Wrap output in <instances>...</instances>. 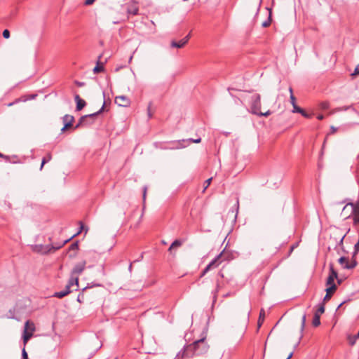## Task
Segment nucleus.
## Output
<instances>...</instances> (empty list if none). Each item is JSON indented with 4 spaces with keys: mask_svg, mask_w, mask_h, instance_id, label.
I'll return each mask as SVG.
<instances>
[{
    "mask_svg": "<svg viewBox=\"0 0 359 359\" xmlns=\"http://www.w3.org/2000/svg\"><path fill=\"white\" fill-rule=\"evenodd\" d=\"M70 292H72V290H62L60 292H56L53 294V297L61 299L67 296Z\"/></svg>",
    "mask_w": 359,
    "mask_h": 359,
    "instance_id": "15",
    "label": "nucleus"
},
{
    "mask_svg": "<svg viewBox=\"0 0 359 359\" xmlns=\"http://www.w3.org/2000/svg\"><path fill=\"white\" fill-rule=\"evenodd\" d=\"M293 355V352H291L289 355H287V358L286 359H290Z\"/></svg>",
    "mask_w": 359,
    "mask_h": 359,
    "instance_id": "51",
    "label": "nucleus"
},
{
    "mask_svg": "<svg viewBox=\"0 0 359 359\" xmlns=\"http://www.w3.org/2000/svg\"><path fill=\"white\" fill-rule=\"evenodd\" d=\"M212 178L210 177L209 179H208L205 182V187L203 188V192H205V189L208 187V186L210 184V182L212 181Z\"/></svg>",
    "mask_w": 359,
    "mask_h": 359,
    "instance_id": "29",
    "label": "nucleus"
},
{
    "mask_svg": "<svg viewBox=\"0 0 359 359\" xmlns=\"http://www.w3.org/2000/svg\"><path fill=\"white\" fill-rule=\"evenodd\" d=\"M327 287L326 288L325 291L326 293L330 294L332 295L335 290H337V285H327Z\"/></svg>",
    "mask_w": 359,
    "mask_h": 359,
    "instance_id": "20",
    "label": "nucleus"
},
{
    "mask_svg": "<svg viewBox=\"0 0 359 359\" xmlns=\"http://www.w3.org/2000/svg\"><path fill=\"white\" fill-rule=\"evenodd\" d=\"M191 36V34H188L184 38L181 39L179 41H172L170 43V46L172 48H181L184 47L187 42L189 41Z\"/></svg>",
    "mask_w": 359,
    "mask_h": 359,
    "instance_id": "4",
    "label": "nucleus"
},
{
    "mask_svg": "<svg viewBox=\"0 0 359 359\" xmlns=\"http://www.w3.org/2000/svg\"><path fill=\"white\" fill-rule=\"evenodd\" d=\"M205 339V337H202L195 341L193 344L187 346L184 351H180L177 357H193L194 355H200L205 353L208 351L209 346Z\"/></svg>",
    "mask_w": 359,
    "mask_h": 359,
    "instance_id": "1",
    "label": "nucleus"
},
{
    "mask_svg": "<svg viewBox=\"0 0 359 359\" xmlns=\"http://www.w3.org/2000/svg\"><path fill=\"white\" fill-rule=\"evenodd\" d=\"M334 281V278L328 276L327 280H326V285H335Z\"/></svg>",
    "mask_w": 359,
    "mask_h": 359,
    "instance_id": "27",
    "label": "nucleus"
},
{
    "mask_svg": "<svg viewBox=\"0 0 359 359\" xmlns=\"http://www.w3.org/2000/svg\"><path fill=\"white\" fill-rule=\"evenodd\" d=\"M50 159H51V155L50 154H48L46 157L43 158L40 169L41 170L43 168L44 164L46 163L47 162H48L49 161H50Z\"/></svg>",
    "mask_w": 359,
    "mask_h": 359,
    "instance_id": "24",
    "label": "nucleus"
},
{
    "mask_svg": "<svg viewBox=\"0 0 359 359\" xmlns=\"http://www.w3.org/2000/svg\"><path fill=\"white\" fill-rule=\"evenodd\" d=\"M60 248V247L55 248L54 247L50 245H35L34 246H33V250L36 252L46 254L50 252L51 249H58Z\"/></svg>",
    "mask_w": 359,
    "mask_h": 359,
    "instance_id": "5",
    "label": "nucleus"
},
{
    "mask_svg": "<svg viewBox=\"0 0 359 359\" xmlns=\"http://www.w3.org/2000/svg\"><path fill=\"white\" fill-rule=\"evenodd\" d=\"M128 270H129L130 272L132 271V263L130 264L129 267H128Z\"/></svg>",
    "mask_w": 359,
    "mask_h": 359,
    "instance_id": "55",
    "label": "nucleus"
},
{
    "mask_svg": "<svg viewBox=\"0 0 359 359\" xmlns=\"http://www.w3.org/2000/svg\"><path fill=\"white\" fill-rule=\"evenodd\" d=\"M354 249L355 253H357L359 251V239L358 241L355 244Z\"/></svg>",
    "mask_w": 359,
    "mask_h": 359,
    "instance_id": "39",
    "label": "nucleus"
},
{
    "mask_svg": "<svg viewBox=\"0 0 359 359\" xmlns=\"http://www.w3.org/2000/svg\"><path fill=\"white\" fill-rule=\"evenodd\" d=\"M2 34H3L4 38H5V39H8L10 37V32L8 29H4L3 31Z\"/></svg>",
    "mask_w": 359,
    "mask_h": 359,
    "instance_id": "31",
    "label": "nucleus"
},
{
    "mask_svg": "<svg viewBox=\"0 0 359 359\" xmlns=\"http://www.w3.org/2000/svg\"><path fill=\"white\" fill-rule=\"evenodd\" d=\"M86 124H84V126H88V125H90L93 123V121H89L88 119L86 120Z\"/></svg>",
    "mask_w": 359,
    "mask_h": 359,
    "instance_id": "45",
    "label": "nucleus"
},
{
    "mask_svg": "<svg viewBox=\"0 0 359 359\" xmlns=\"http://www.w3.org/2000/svg\"><path fill=\"white\" fill-rule=\"evenodd\" d=\"M206 273L204 272V270L203 271L201 275V277H203V276H205Z\"/></svg>",
    "mask_w": 359,
    "mask_h": 359,
    "instance_id": "58",
    "label": "nucleus"
},
{
    "mask_svg": "<svg viewBox=\"0 0 359 359\" xmlns=\"http://www.w3.org/2000/svg\"><path fill=\"white\" fill-rule=\"evenodd\" d=\"M67 285L68 287H75L74 290H77L79 287V277L71 274Z\"/></svg>",
    "mask_w": 359,
    "mask_h": 359,
    "instance_id": "10",
    "label": "nucleus"
},
{
    "mask_svg": "<svg viewBox=\"0 0 359 359\" xmlns=\"http://www.w3.org/2000/svg\"><path fill=\"white\" fill-rule=\"evenodd\" d=\"M294 249V246H292L291 251Z\"/></svg>",
    "mask_w": 359,
    "mask_h": 359,
    "instance_id": "60",
    "label": "nucleus"
},
{
    "mask_svg": "<svg viewBox=\"0 0 359 359\" xmlns=\"http://www.w3.org/2000/svg\"><path fill=\"white\" fill-rule=\"evenodd\" d=\"M104 106H105V102H104L101 109L100 110H98L97 112H95V113H93L90 114L84 115L83 116H86V120L92 119V121H94V118L103 111V110L104 109Z\"/></svg>",
    "mask_w": 359,
    "mask_h": 359,
    "instance_id": "13",
    "label": "nucleus"
},
{
    "mask_svg": "<svg viewBox=\"0 0 359 359\" xmlns=\"http://www.w3.org/2000/svg\"><path fill=\"white\" fill-rule=\"evenodd\" d=\"M22 359H28V355H27V353L25 348L22 351Z\"/></svg>",
    "mask_w": 359,
    "mask_h": 359,
    "instance_id": "35",
    "label": "nucleus"
},
{
    "mask_svg": "<svg viewBox=\"0 0 359 359\" xmlns=\"http://www.w3.org/2000/svg\"><path fill=\"white\" fill-rule=\"evenodd\" d=\"M222 255V252L219 253L217 256H216L208 264L212 268L217 267L219 265L218 260Z\"/></svg>",
    "mask_w": 359,
    "mask_h": 359,
    "instance_id": "16",
    "label": "nucleus"
},
{
    "mask_svg": "<svg viewBox=\"0 0 359 359\" xmlns=\"http://www.w3.org/2000/svg\"><path fill=\"white\" fill-rule=\"evenodd\" d=\"M289 92H290V95H293L292 88L291 87L289 88Z\"/></svg>",
    "mask_w": 359,
    "mask_h": 359,
    "instance_id": "53",
    "label": "nucleus"
},
{
    "mask_svg": "<svg viewBox=\"0 0 359 359\" xmlns=\"http://www.w3.org/2000/svg\"><path fill=\"white\" fill-rule=\"evenodd\" d=\"M250 108L251 112L252 114L258 115L259 116H268L271 114L270 110H268L264 113H262L260 111L261 97L259 94H254L253 95H252L250 100Z\"/></svg>",
    "mask_w": 359,
    "mask_h": 359,
    "instance_id": "2",
    "label": "nucleus"
},
{
    "mask_svg": "<svg viewBox=\"0 0 359 359\" xmlns=\"http://www.w3.org/2000/svg\"><path fill=\"white\" fill-rule=\"evenodd\" d=\"M262 0H260L259 4V6H258V8H257V11H259V7H260V5L262 4Z\"/></svg>",
    "mask_w": 359,
    "mask_h": 359,
    "instance_id": "56",
    "label": "nucleus"
},
{
    "mask_svg": "<svg viewBox=\"0 0 359 359\" xmlns=\"http://www.w3.org/2000/svg\"><path fill=\"white\" fill-rule=\"evenodd\" d=\"M290 102L292 104V105H296V98L294 96V95H290Z\"/></svg>",
    "mask_w": 359,
    "mask_h": 359,
    "instance_id": "34",
    "label": "nucleus"
},
{
    "mask_svg": "<svg viewBox=\"0 0 359 359\" xmlns=\"http://www.w3.org/2000/svg\"><path fill=\"white\" fill-rule=\"evenodd\" d=\"M81 229H82L83 226V224H82L81 223ZM81 230H80L77 233L74 234V235L71 237V238H73V237H74V236H76L77 234H79V233H81Z\"/></svg>",
    "mask_w": 359,
    "mask_h": 359,
    "instance_id": "50",
    "label": "nucleus"
},
{
    "mask_svg": "<svg viewBox=\"0 0 359 359\" xmlns=\"http://www.w3.org/2000/svg\"><path fill=\"white\" fill-rule=\"evenodd\" d=\"M79 248V245H78V243L76 242V243H72L70 246H69V250H76Z\"/></svg>",
    "mask_w": 359,
    "mask_h": 359,
    "instance_id": "30",
    "label": "nucleus"
},
{
    "mask_svg": "<svg viewBox=\"0 0 359 359\" xmlns=\"http://www.w3.org/2000/svg\"><path fill=\"white\" fill-rule=\"evenodd\" d=\"M15 102H18V100H16V101H15V102H11V103H9V104H8V107H11V106L13 105Z\"/></svg>",
    "mask_w": 359,
    "mask_h": 359,
    "instance_id": "54",
    "label": "nucleus"
},
{
    "mask_svg": "<svg viewBox=\"0 0 359 359\" xmlns=\"http://www.w3.org/2000/svg\"><path fill=\"white\" fill-rule=\"evenodd\" d=\"M293 109H292V113H302L303 111V109H302L301 107H299V106H297V104L296 105H293Z\"/></svg>",
    "mask_w": 359,
    "mask_h": 359,
    "instance_id": "26",
    "label": "nucleus"
},
{
    "mask_svg": "<svg viewBox=\"0 0 359 359\" xmlns=\"http://www.w3.org/2000/svg\"><path fill=\"white\" fill-rule=\"evenodd\" d=\"M86 120V116H82L79 118L78 123L74 126V128L76 129V128H79L81 126H84V124H86V123H85Z\"/></svg>",
    "mask_w": 359,
    "mask_h": 359,
    "instance_id": "21",
    "label": "nucleus"
},
{
    "mask_svg": "<svg viewBox=\"0 0 359 359\" xmlns=\"http://www.w3.org/2000/svg\"><path fill=\"white\" fill-rule=\"evenodd\" d=\"M358 74H359V68L358 67H356L354 72L351 74V76L354 77Z\"/></svg>",
    "mask_w": 359,
    "mask_h": 359,
    "instance_id": "37",
    "label": "nucleus"
},
{
    "mask_svg": "<svg viewBox=\"0 0 359 359\" xmlns=\"http://www.w3.org/2000/svg\"><path fill=\"white\" fill-rule=\"evenodd\" d=\"M211 269L212 267L209 264H208L206 267L204 269V272L208 273Z\"/></svg>",
    "mask_w": 359,
    "mask_h": 359,
    "instance_id": "42",
    "label": "nucleus"
},
{
    "mask_svg": "<svg viewBox=\"0 0 359 359\" xmlns=\"http://www.w3.org/2000/svg\"><path fill=\"white\" fill-rule=\"evenodd\" d=\"M306 314H304L303 316H302V330H304V326H305V323H306Z\"/></svg>",
    "mask_w": 359,
    "mask_h": 359,
    "instance_id": "33",
    "label": "nucleus"
},
{
    "mask_svg": "<svg viewBox=\"0 0 359 359\" xmlns=\"http://www.w3.org/2000/svg\"><path fill=\"white\" fill-rule=\"evenodd\" d=\"M353 215H354L353 223L355 224H359V214H353Z\"/></svg>",
    "mask_w": 359,
    "mask_h": 359,
    "instance_id": "32",
    "label": "nucleus"
},
{
    "mask_svg": "<svg viewBox=\"0 0 359 359\" xmlns=\"http://www.w3.org/2000/svg\"><path fill=\"white\" fill-rule=\"evenodd\" d=\"M325 312V306L324 304H322L319 308L318 309L316 313H319L320 315L323 313Z\"/></svg>",
    "mask_w": 359,
    "mask_h": 359,
    "instance_id": "28",
    "label": "nucleus"
},
{
    "mask_svg": "<svg viewBox=\"0 0 359 359\" xmlns=\"http://www.w3.org/2000/svg\"><path fill=\"white\" fill-rule=\"evenodd\" d=\"M339 263L342 266L344 269H351L355 266V263L349 264L348 258L345 257H341L339 259Z\"/></svg>",
    "mask_w": 359,
    "mask_h": 359,
    "instance_id": "9",
    "label": "nucleus"
},
{
    "mask_svg": "<svg viewBox=\"0 0 359 359\" xmlns=\"http://www.w3.org/2000/svg\"><path fill=\"white\" fill-rule=\"evenodd\" d=\"M76 84L79 87H82L85 85V83L83 82H80V81H76Z\"/></svg>",
    "mask_w": 359,
    "mask_h": 359,
    "instance_id": "43",
    "label": "nucleus"
},
{
    "mask_svg": "<svg viewBox=\"0 0 359 359\" xmlns=\"http://www.w3.org/2000/svg\"><path fill=\"white\" fill-rule=\"evenodd\" d=\"M305 118H311V115L306 112L304 109L302 113H300Z\"/></svg>",
    "mask_w": 359,
    "mask_h": 359,
    "instance_id": "38",
    "label": "nucleus"
},
{
    "mask_svg": "<svg viewBox=\"0 0 359 359\" xmlns=\"http://www.w3.org/2000/svg\"><path fill=\"white\" fill-rule=\"evenodd\" d=\"M312 324L314 327H318V325H320V314L319 313H315L313 319L312 321Z\"/></svg>",
    "mask_w": 359,
    "mask_h": 359,
    "instance_id": "17",
    "label": "nucleus"
},
{
    "mask_svg": "<svg viewBox=\"0 0 359 359\" xmlns=\"http://www.w3.org/2000/svg\"><path fill=\"white\" fill-rule=\"evenodd\" d=\"M70 239H71V238L66 240V241L64 242V243H67Z\"/></svg>",
    "mask_w": 359,
    "mask_h": 359,
    "instance_id": "59",
    "label": "nucleus"
},
{
    "mask_svg": "<svg viewBox=\"0 0 359 359\" xmlns=\"http://www.w3.org/2000/svg\"><path fill=\"white\" fill-rule=\"evenodd\" d=\"M331 130H332V133H334V132L337 130V128H334V126H332V127H331Z\"/></svg>",
    "mask_w": 359,
    "mask_h": 359,
    "instance_id": "52",
    "label": "nucleus"
},
{
    "mask_svg": "<svg viewBox=\"0 0 359 359\" xmlns=\"http://www.w3.org/2000/svg\"><path fill=\"white\" fill-rule=\"evenodd\" d=\"M317 118L318 120H323L324 118V116L323 114H319L318 115Z\"/></svg>",
    "mask_w": 359,
    "mask_h": 359,
    "instance_id": "47",
    "label": "nucleus"
},
{
    "mask_svg": "<svg viewBox=\"0 0 359 359\" xmlns=\"http://www.w3.org/2000/svg\"><path fill=\"white\" fill-rule=\"evenodd\" d=\"M35 330V326L34 323H29L27 320L25 323V330L22 334L23 343L25 345L28 340L32 337L33 332Z\"/></svg>",
    "mask_w": 359,
    "mask_h": 359,
    "instance_id": "3",
    "label": "nucleus"
},
{
    "mask_svg": "<svg viewBox=\"0 0 359 359\" xmlns=\"http://www.w3.org/2000/svg\"><path fill=\"white\" fill-rule=\"evenodd\" d=\"M143 258V253H142L140 256V257H138L137 259L135 260L134 262H139L140 260H141Z\"/></svg>",
    "mask_w": 359,
    "mask_h": 359,
    "instance_id": "48",
    "label": "nucleus"
},
{
    "mask_svg": "<svg viewBox=\"0 0 359 359\" xmlns=\"http://www.w3.org/2000/svg\"><path fill=\"white\" fill-rule=\"evenodd\" d=\"M102 71H104V67L102 64H101L100 62H97L96 66L93 69V72L97 74Z\"/></svg>",
    "mask_w": 359,
    "mask_h": 359,
    "instance_id": "18",
    "label": "nucleus"
},
{
    "mask_svg": "<svg viewBox=\"0 0 359 359\" xmlns=\"http://www.w3.org/2000/svg\"><path fill=\"white\" fill-rule=\"evenodd\" d=\"M86 262H81L80 263L76 264L74 267L72 269L71 274L73 276H78L83 271L86 266Z\"/></svg>",
    "mask_w": 359,
    "mask_h": 359,
    "instance_id": "6",
    "label": "nucleus"
},
{
    "mask_svg": "<svg viewBox=\"0 0 359 359\" xmlns=\"http://www.w3.org/2000/svg\"><path fill=\"white\" fill-rule=\"evenodd\" d=\"M74 288H72V287H68V285H67L65 290H72V292L73 290H74Z\"/></svg>",
    "mask_w": 359,
    "mask_h": 359,
    "instance_id": "46",
    "label": "nucleus"
},
{
    "mask_svg": "<svg viewBox=\"0 0 359 359\" xmlns=\"http://www.w3.org/2000/svg\"><path fill=\"white\" fill-rule=\"evenodd\" d=\"M146 191H147V187L144 188V193H143V199L144 200L146 198Z\"/></svg>",
    "mask_w": 359,
    "mask_h": 359,
    "instance_id": "49",
    "label": "nucleus"
},
{
    "mask_svg": "<svg viewBox=\"0 0 359 359\" xmlns=\"http://www.w3.org/2000/svg\"><path fill=\"white\" fill-rule=\"evenodd\" d=\"M138 6L136 4H133L127 8L128 13L133 15H137L138 13Z\"/></svg>",
    "mask_w": 359,
    "mask_h": 359,
    "instance_id": "14",
    "label": "nucleus"
},
{
    "mask_svg": "<svg viewBox=\"0 0 359 359\" xmlns=\"http://www.w3.org/2000/svg\"><path fill=\"white\" fill-rule=\"evenodd\" d=\"M151 103L150 102L147 107V113H148L149 118H151V116H152V114L151 113Z\"/></svg>",
    "mask_w": 359,
    "mask_h": 359,
    "instance_id": "36",
    "label": "nucleus"
},
{
    "mask_svg": "<svg viewBox=\"0 0 359 359\" xmlns=\"http://www.w3.org/2000/svg\"><path fill=\"white\" fill-rule=\"evenodd\" d=\"M329 276L330 277H332L333 278L336 279L337 278V272L334 269L333 265L332 264H330V274Z\"/></svg>",
    "mask_w": 359,
    "mask_h": 359,
    "instance_id": "19",
    "label": "nucleus"
},
{
    "mask_svg": "<svg viewBox=\"0 0 359 359\" xmlns=\"http://www.w3.org/2000/svg\"><path fill=\"white\" fill-rule=\"evenodd\" d=\"M182 244V242L180 240H175V241L172 242V243L170 245L168 250L169 251H171L172 248H177V247H180L181 246Z\"/></svg>",
    "mask_w": 359,
    "mask_h": 359,
    "instance_id": "22",
    "label": "nucleus"
},
{
    "mask_svg": "<svg viewBox=\"0 0 359 359\" xmlns=\"http://www.w3.org/2000/svg\"><path fill=\"white\" fill-rule=\"evenodd\" d=\"M264 312L263 310L261 311L260 312V314H259V320H258V325L259 327L261 326L263 320H264Z\"/></svg>",
    "mask_w": 359,
    "mask_h": 359,
    "instance_id": "25",
    "label": "nucleus"
},
{
    "mask_svg": "<svg viewBox=\"0 0 359 359\" xmlns=\"http://www.w3.org/2000/svg\"><path fill=\"white\" fill-rule=\"evenodd\" d=\"M189 141H191V142H194V143H199V142H201V138H198V139H189Z\"/></svg>",
    "mask_w": 359,
    "mask_h": 359,
    "instance_id": "40",
    "label": "nucleus"
},
{
    "mask_svg": "<svg viewBox=\"0 0 359 359\" xmlns=\"http://www.w3.org/2000/svg\"><path fill=\"white\" fill-rule=\"evenodd\" d=\"M348 205L351 208V213L352 214H359V201L355 203H349L346 205L344 206L343 210H344Z\"/></svg>",
    "mask_w": 359,
    "mask_h": 359,
    "instance_id": "12",
    "label": "nucleus"
},
{
    "mask_svg": "<svg viewBox=\"0 0 359 359\" xmlns=\"http://www.w3.org/2000/svg\"><path fill=\"white\" fill-rule=\"evenodd\" d=\"M95 0H86L85 1V5H91L94 3Z\"/></svg>",
    "mask_w": 359,
    "mask_h": 359,
    "instance_id": "41",
    "label": "nucleus"
},
{
    "mask_svg": "<svg viewBox=\"0 0 359 359\" xmlns=\"http://www.w3.org/2000/svg\"><path fill=\"white\" fill-rule=\"evenodd\" d=\"M62 121L64 123V126L61 129L62 132L65 131V130L72 126V123L74 121V118L72 115L66 114L62 117Z\"/></svg>",
    "mask_w": 359,
    "mask_h": 359,
    "instance_id": "7",
    "label": "nucleus"
},
{
    "mask_svg": "<svg viewBox=\"0 0 359 359\" xmlns=\"http://www.w3.org/2000/svg\"><path fill=\"white\" fill-rule=\"evenodd\" d=\"M358 337H359V333L358 334Z\"/></svg>",
    "mask_w": 359,
    "mask_h": 359,
    "instance_id": "61",
    "label": "nucleus"
},
{
    "mask_svg": "<svg viewBox=\"0 0 359 359\" xmlns=\"http://www.w3.org/2000/svg\"><path fill=\"white\" fill-rule=\"evenodd\" d=\"M74 100L76 102V110L81 111L86 104V102L82 100L79 95H76Z\"/></svg>",
    "mask_w": 359,
    "mask_h": 359,
    "instance_id": "11",
    "label": "nucleus"
},
{
    "mask_svg": "<svg viewBox=\"0 0 359 359\" xmlns=\"http://www.w3.org/2000/svg\"><path fill=\"white\" fill-rule=\"evenodd\" d=\"M0 158H6V156L3 154L0 153Z\"/></svg>",
    "mask_w": 359,
    "mask_h": 359,
    "instance_id": "57",
    "label": "nucleus"
},
{
    "mask_svg": "<svg viewBox=\"0 0 359 359\" xmlns=\"http://www.w3.org/2000/svg\"><path fill=\"white\" fill-rule=\"evenodd\" d=\"M271 11L269 10V18L266 20H265L263 23H262V27H267L270 25L271 24Z\"/></svg>",
    "mask_w": 359,
    "mask_h": 359,
    "instance_id": "23",
    "label": "nucleus"
},
{
    "mask_svg": "<svg viewBox=\"0 0 359 359\" xmlns=\"http://www.w3.org/2000/svg\"><path fill=\"white\" fill-rule=\"evenodd\" d=\"M330 297H331V294L326 293V294H325V296L324 297V301L330 299Z\"/></svg>",
    "mask_w": 359,
    "mask_h": 359,
    "instance_id": "44",
    "label": "nucleus"
},
{
    "mask_svg": "<svg viewBox=\"0 0 359 359\" xmlns=\"http://www.w3.org/2000/svg\"><path fill=\"white\" fill-rule=\"evenodd\" d=\"M115 103L120 107H128L130 105V100L124 95L117 96L115 98Z\"/></svg>",
    "mask_w": 359,
    "mask_h": 359,
    "instance_id": "8",
    "label": "nucleus"
}]
</instances>
